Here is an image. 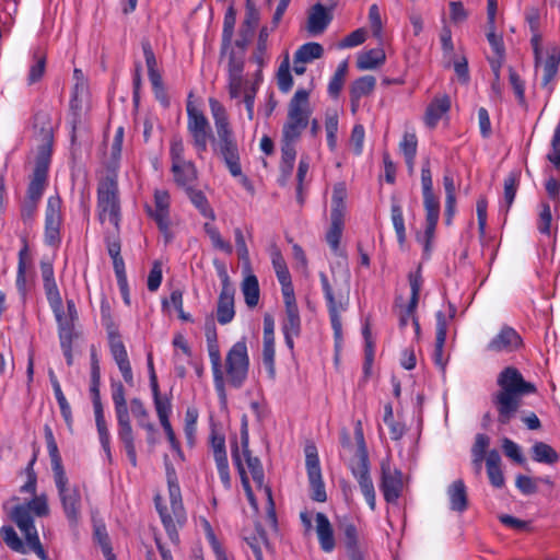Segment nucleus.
<instances>
[{"mask_svg":"<svg viewBox=\"0 0 560 560\" xmlns=\"http://www.w3.org/2000/svg\"><path fill=\"white\" fill-rule=\"evenodd\" d=\"M214 388L222 400H225V382L234 388H241L247 380L249 357L245 338L235 342L225 357L224 370L218 341L208 343Z\"/></svg>","mask_w":560,"mask_h":560,"instance_id":"nucleus-1","label":"nucleus"},{"mask_svg":"<svg viewBox=\"0 0 560 560\" xmlns=\"http://www.w3.org/2000/svg\"><path fill=\"white\" fill-rule=\"evenodd\" d=\"M499 390L491 395V402L498 412V422L508 424L514 418L525 395L536 393V386L524 380L514 366L504 368L498 375Z\"/></svg>","mask_w":560,"mask_h":560,"instance_id":"nucleus-2","label":"nucleus"},{"mask_svg":"<svg viewBox=\"0 0 560 560\" xmlns=\"http://www.w3.org/2000/svg\"><path fill=\"white\" fill-rule=\"evenodd\" d=\"M209 106L218 139L214 141V150L219 151L232 176L242 174L237 143L230 127L225 107L215 98H209Z\"/></svg>","mask_w":560,"mask_h":560,"instance_id":"nucleus-3","label":"nucleus"},{"mask_svg":"<svg viewBox=\"0 0 560 560\" xmlns=\"http://www.w3.org/2000/svg\"><path fill=\"white\" fill-rule=\"evenodd\" d=\"M319 279L335 337L340 339L342 334L340 314L347 310L349 304L350 273L345 269L338 275L332 273L330 280L326 273L320 272Z\"/></svg>","mask_w":560,"mask_h":560,"instance_id":"nucleus-4","label":"nucleus"},{"mask_svg":"<svg viewBox=\"0 0 560 560\" xmlns=\"http://www.w3.org/2000/svg\"><path fill=\"white\" fill-rule=\"evenodd\" d=\"M34 128L40 130L44 143L38 148L33 177L27 188V198L30 200L39 201L47 183V173L51 155L52 132L48 114L42 112L37 113L34 116Z\"/></svg>","mask_w":560,"mask_h":560,"instance_id":"nucleus-5","label":"nucleus"},{"mask_svg":"<svg viewBox=\"0 0 560 560\" xmlns=\"http://www.w3.org/2000/svg\"><path fill=\"white\" fill-rule=\"evenodd\" d=\"M112 400L117 419V435L124 444L130 464L137 466V452L135 445L133 430L129 417V408L126 400V390L121 382L112 381Z\"/></svg>","mask_w":560,"mask_h":560,"instance_id":"nucleus-6","label":"nucleus"},{"mask_svg":"<svg viewBox=\"0 0 560 560\" xmlns=\"http://www.w3.org/2000/svg\"><path fill=\"white\" fill-rule=\"evenodd\" d=\"M311 116L310 91L299 89L288 103L287 119L282 126L281 138L299 141L310 125Z\"/></svg>","mask_w":560,"mask_h":560,"instance_id":"nucleus-7","label":"nucleus"},{"mask_svg":"<svg viewBox=\"0 0 560 560\" xmlns=\"http://www.w3.org/2000/svg\"><path fill=\"white\" fill-rule=\"evenodd\" d=\"M166 477L172 514L167 511L166 506H162L159 503L158 499L155 500V506L171 541L177 545L179 542V536L176 528V523L182 525L185 522V511L182 502V493L177 481L176 471L173 467L168 466L166 468Z\"/></svg>","mask_w":560,"mask_h":560,"instance_id":"nucleus-8","label":"nucleus"},{"mask_svg":"<svg viewBox=\"0 0 560 560\" xmlns=\"http://www.w3.org/2000/svg\"><path fill=\"white\" fill-rule=\"evenodd\" d=\"M97 211L101 223L108 220L118 232L120 220V206L118 198V184L113 175L104 177L97 187Z\"/></svg>","mask_w":560,"mask_h":560,"instance_id":"nucleus-9","label":"nucleus"},{"mask_svg":"<svg viewBox=\"0 0 560 560\" xmlns=\"http://www.w3.org/2000/svg\"><path fill=\"white\" fill-rule=\"evenodd\" d=\"M33 514L39 517L49 514L47 497L45 494L37 495L26 503L14 506L10 513V518L21 532L34 530L36 527Z\"/></svg>","mask_w":560,"mask_h":560,"instance_id":"nucleus-10","label":"nucleus"},{"mask_svg":"<svg viewBox=\"0 0 560 560\" xmlns=\"http://www.w3.org/2000/svg\"><path fill=\"white\" fill-rule=\"evenodd\" d=\"M187 130L198 155L201 156L208 149V140L212 137L211 127L205 114L190 103L187 105Z\"/></svg>","mask_w":560,"mask_h":560,"instance_id":"nucleus-11","label":"nucleus"},{"mask_svg":"<svg viewBox=\"0 0 560 560\" xmlns=\"http://www.w3.org/2000/svg\"><path fill=\"white\" fill-rule=\"evenodd\" d=\"M58 495L67 520L70 524H77L82 509V499L78 487H69L66 474L54 477Z\"/></svg>","mask_w":560,"mask_h":560,"instance_id":"nucleus-12","label":"nucleus"},{"mask_svg":"<svg viewBox=\"0 0 560 560\" xmlns=\"http://www.w3.org/2000/svg\"><path fill=\"white\" fill-rule=\"evenodd\" d=\"M171 196L165 189H155L154 208L147 206L148 215L154 220L160 232L163 234L165 243H170L174 235L171 231L170 220Z\"/></svg>","mask_w":560,"mask_h":560,"instance_id":"nucleus-13","label":"nucleus"},{"mask_svg":"<svg viewBox=\"0 0 560 560\" xmlns=\"http://www.w3.org/2000/svg\"><path fill=\"white\" fill-rule=\"evenodd\" d=\"M305 466L311 488V499L316 502H325L327 494L322 477L317 450L314 445L305 447Z\"/></svg>","mask_w":560,"mask_h":560,"instance_id":"nucleus-14","label":"nucleus"},{"mask_svg":"<svg viewBox=\"0 0 560 560\" xmlns=\"http://www.w3.org/2000/svg\"><path fill=\"white\" fill-rule=\"evenodd\" d=\"M101 378H91L90 393L93 402L96 429L101 445L106 453L108 460H112L110 434L104 416L103 404L100 393Z\"/></svg>","mask_w":560,"mask_h":560,"instance_id":"nucleus-15","label":"nucleus"},{"mask_svg":"<svg viewBox=\"0 0 560 560\" xmlns=\"http://www.w3.org/2000/svg\"><path fill=\"white\" fill-rule=\"evenodd\" d=\"M381 483L380 489L384 500L387 503L396 504L404 489L402 474L397 468H392L388 460L381 463Z\"/></svg>","mask_w":560,"mask_h":560,"instance_id":"nucleus-16","label":"nucleus"},{"mask_svg":"<svg viewBox=\"0 0 560 560\" xmlns=\"http://www.w3.org/2000/svg\"><path fill=\"white\" fill-rule=\"evenodd\" d=\"M219 276L222 280V289L218 299L217 319L219 324L226 325L235 316L234 310V288L230 284L229 275L224 266L219 268Z\"/></svg>","mask_w":560,"mask_h":560,"instance_id":"nucleus-17","label":"nucleus"},{"mask_svg":"<svg viewBox=\"0 0 560 560\" xmlns=\"http://www.w3.org/2000/svg\"><path fill=\"white\" fill-rule=\"evenodd\" d=\"M62 201L59 196H50L47 200L45 213V241L48 245H56L60 242V226Z\"/></svg>","mask_w":560,"mask_h":560,"instance_id":"nucleus-18","label":"nucleus"},{"mask_svg":"<svg viewBox=\"0 0 560 560\" xmlns=\"http://www.w3.org/2000/svg\"><path fill=\"white\" fill-rule=\"evenodd\" d=\"M350 469L359 483V487L366 500V503L369 504L370 509L374 511L376 506V494L370 475V462L351 463Z\"/></svg>","mask_w":560,"mask_h":560,"instance_id":"nucleus-19","label":"nucleus"},{"mask_svg":"<svg viewBox=\"0 0 560 560\" xmlns=\"http://www.w3.org/2000/svg\"><path fill=\"white\" fill-rule=\"evenodd\" d=\"M522 346V338L515 329L504 326L487 345L490 352H513Z\"/></svg>","mask_w":560,"mask_h":560,"instance_id":"nucleus-20","label":"nucleus"},{"mask_svg":"<svg viewBox=\"0 0 560 560\" xmlns=\"http://www.w3.org/2000/svg\"><path fill=\"white\" fill-rule=\"evenodd\" d=\"M275 322L270 315L264 317L262 363L271 378L276 375Z\"/></svg>","mask_w":560,"mask_h":560,"instance_id":"nucleus-21","label":"nucleus"},{"mask_svg":"<svg viewBox=\"0 0 560 560\" xmlns=\"http://www.w3.org/2000/svg\"><path fill=\"white\" fill-rule=\"evenodd\" d=\"M105 243L107 247L108 255L113 259V267L117 278V283L120 290H124L127 285V277L125 262L120 255L121 244L119 238V233L115 232L113 234H107L105 236Z\"/></svg>","mask_w":560,"mask_h":560,"instance_id":"nucleus-22","label":"nucleus"},{"mask_svg":"<svg viewBox=\"0 0 560 560\" xmlns=\"http://www.w3.org/2000/svg\"><path fill=\"white\" fill-rule=\"evenodd\" d=\"M410 290H411V296L409 300L408 305L406 308L401 312L399 317V326L400 328H404L408 325V323L411 320L413 322V318H418L416 316V310L419 303V295L422 288V277L420 272V268L416 272H410L408 276Z\"/></svg>","mask_w":560,"mask_h":560,"instance_id":"nucleus-23","label":"nucleus"},{"mask_svg":"<svg viewBox=\"0 0 560 560\" xmlns=\"http://www.w3.org/2000/svg\"><path fill=\"white\" fill-rule=\"evenodd\" d=\"M270 257L278 281L282 287V295L284 296L287 294H294L291 275L287 262L280 249L276 245H273L270 249Z\"/></svg>","mask_w":560,"mask_h":560,"instance_id":"nucleus-24","label":"nucleus"},{"mask_svg":"<svg viewBox=\"0 0 560 560\" xmlns=\"http://www.w3.org/2000/svg\"><path fill=\"white\" fill-rule=\"evenodd\" d=\"M436 318V331H435V347L433 352L434 363L444 372L446 366V360L444 359V345L447 335V318L446 315L439 311L435 314Z\"/></svg>","mask_w":560,"mask_h":560,"instance_id":"nucleus-25","label":"nucleus"},{"mask_svg":"<svg viewBox=\"0 0 560 560\" xmlns=\"http://www.w3.org/2000/svg\"><path fill=\"white\" fill-rule=\"evenodd\" d=\"M340 529L343 533V544L349 560H365L355 525L351 522H345L341 524Z\"/></svg>","mask_w":560,"mask_h":560,"instance_id":"nucleus-26","label":"nucleus"},{"mask_svg":"<svg viewBox=\"0 0 560 560\" xmlns=\"http://www.w3.org/2000/svg\"><path fill=\"white\" fill-rule=\"evenodd\" d=\"M241 443L243 447V456L246 460L247 467L252 474L253 480L256 482L258 488H262L265 490V487H267L265 481V474L264 468L261 465V462L258 457H254L250 454V451L248 448V432L246 427L242 430L241 434Z\"/></svg>","mask_w":560,"mask_h":560,"instance_id":"nucleus-27","label":"nucleus"},{"mask_svg":"<svg viewBox=\"0 0 560 560\" xmlns=\"http://www.w3.org/2000/svg\"><path fill=\"white\" fill-rule=\"evenodd\" d=\"M451 108V98L448 95H438L435 96L431 103L428 105L424 114V124L433 129L436 127L440 119L445 115Z\"/></svg>","mask_w":560,"mask_h":560,"instance_id":"nucleus-28","label":"nucleus"},{"mask_svg":"<svg viewBox=\"0 0 560 560\" xmlns=\"http://www.w3.org/2000/svg\"><path fill=\"white\" fill-rule=\"evenodd\" d=\"M316 534L320 549L324 552H331L336 547L332 526L326 514L318 512L315 516Z\"/></svg>","mask_w":560,"mask_h":560,"instance_id":"nucleus-29","label":"nucleus"},{"mask_svg":"<svg viewBox=\"0 0 560 560\" xmlns=\"http://www.w3.org/2000/svg\"><path fill=\"white\" fill-rule=\"evenodd\" d=\"M285 305V314L282 320V332L290 331V334L301 332V318L299 307L294 294H287L283 296Z\"/></svg>","mask_w":560,"mask_h":560,"instance_id":"nucleus-30","label":"nucleus"},{"mask_svg":"<svg viewBox=\"0 0 560 560\" xmlns=\"http://www.w3.org/2000/svg\"><path fill=\"white\" fill-rule=\"evenodd\" d=\"M486 468L490 483L495 488H502L505 483V479L501 469V456L498 450L488 452Z\"/></svg>","mask_w":560,"mask_h":560,"instance_id":"nucleus-31","label":"nucleus"},{"mask_svg":"<svg viewBox=\"0 0 560 560\" xmlns=\"http://www.w3.org/2000/svg\"><path fill=\"white\" fill-rule=\"evenodd\" d=\"M450 508L455 512H464L468 506L467 490L462 479L455 480L447 489Z\"/></svg>","mask_w":560,"mask_h":560,"instance_id":"nucleus-32","label":"nucleus"},{"mask_svg":"<svg viewBox=\"0 0 560 560\" xmlns=\"http://www.w3.org/2000/svg\"><path fill=\"white\" fill-rule=\"evenodd\" d=\"M331 21V16L326 8L316 3L308 15L307 30L310 33L316 35L323 33Z\"/></svg>","mask_w":560,"mask_h":560,"instance_id":"nucleus-33","label":"nucleus"},{"mask_svg":"<svg viewBox=\"0 0 560 560\" xmlns=\"http://www.w3.org/2000/svg\"><path fill=\"white\" fill-rule=\"evenodd\" d=\"M44 431L54 477L63 475L66 474V471L62 465V459L52 430L50 429L49 425H45Z\"/></svg>","mask_w":560,"mask_h":560,"instance_id":"nucleus-34","label":"nucleus"},{"mask_svg":"<svg viewBox=\"0 0 560 560\" xmlns=\"http://www.w3.org/2000/svg\"><path fill=\"white\" fill-rule=\"evenodd\" d=\"M54 315L56 317L58 324V336L59 340L73 339L75 337L74 332V322L75 319L66 315L63 311L62 303L58 305V308L51 307Z\"/></svg>","mask_w":560,"mask_h":560,"instance_id":"nucleus-35","label":"nucleus"},{"mask_svg":"<svg viewBox=\"0 0 560 560\" xmlns=\"http://www.w3.org/2000/svg\"><path fill=\"white\" fill-rule=\"evenodd\" d=\"M174 180L177 185L186 186L197 178V170L191 161H184L171 167Z\"/></svg>","mask_w":560,"mask_h":560,"instance_id":"nucleus-36","label":"nucleus"},{"mask_svg":"<svg viewBox=\"0 0 560 560\" xmlns=\"http://www.w3.org/2000/svg\"><path fill=\"white\" fill-rule=\"evenodd\" d=\"M28 253L27 244L25 243L24 246L19 252V262H18V271H16V280L15 285L18 289V292L23 301L26 300L27 292H28V284H27V278H26V257Z\"/></svg>","mask_w":560,"mask_h":560,"instance_id":"nucleus-37","label":"nucleus"},{"mask_svg":"<svg viewBox=\"0 0 560 560\" xmlns=\"http://www.w3.org/2000/svg\"><path fill=\"white\" fill-rule=\"evenodd\" d=\"M418 139L415 132H405L401 141L399 142V149L404 154L407 167L411 174L415 168V159L417 154Z\"/></svg>","mask_w":560,"mask_h":560,"instance_id":"nucleus-38","label":"nucleus"},{"mask_svg":"<svg viewBox=\"0 0 560 560\" xmlns=\"http://www.w3.org/2000/svg\"><path fill=\"white\" fill-rule=\"evenodd\" d=\"M385 52L381 48L370 49L359 55L357 68L359 70H372L383 65L385 61Z\"/></svg>","mask_w":560,"mask_h":560,"instance_id":"nucleus-39","label":"nucleus"},{"mask_svg":"<svg viewBox=\"0 0 560 560\" xmlns=\"http://www.w3.org/2000/svg\"><path fill=\"white\" fill-rule=\"evenodd\" d=\"M245 541L252 549L256 560H264L261 545L266 548H270L269 539L266 530L261 525L257 524L255 527V534L253 536L245 537Z\"/></svg>","mask_w":560,"mask_h":560,"instance_id":"nucleus-40","label":"nucleus"},{"mask_svg":"<svg viewBox=\"0 0 560 560\" xmlns=\"http://www.w3.org/2000/svg\"><path fill=\"white\" fill-rule=\"evenodd\" d=\"M532 458L537 463L553 465L559 460L560 456L549 444L536 442L532 446Z\"/></svg>","mask_w":560,"mask_h":560,"instance_id":"nucleus-41","label":"nucleus"},{"mask_svg":"<svg viewBox=\"0 0 560 560\" xmlns=\"http://www.w3.org/2000/svg\"><path fill=\"white\" fill-rule=\"evenodd\" d=\"M347 187L343 182L336 183L332 188L330 215H346Z\"/></svg>","mask_w":560,"mask_h":560,"instance_id":"nucleus-42","label":"nucleus"},{"mask_svg":"<svg viewBox=\"0 0 560 560\" xmlns=\"http://www.w3.org/2000/svg\"><path fill=\"white\" fill-rule=\"evenodd\" d=\"M0 536L4 544L13 551L25 555L27 553V545L26 541L23 542L22 539L16 534L15 529L10 525H4L0 529Z\"/></svg>","mask_w":560,"mask_h":560,"instance_id":"nucleus-43","label":"nucleus"},{"mask_svg":"<svg viewBox=\"0 0 560 560\" xmlns=\"http://www.w3.org/2000/svg\"><path fill=\"white\" fill-rule=\"evenodd\" d=\"M242 292L245 303L249 307H255L259 302V283L255 275L245 277L242 283Z\"/></svg>","mask_w":560,"mask_h":560,"instance_id":"nucleus-44","label":"nucleus"},{"mask_svg":"<svg viewBox=\"0 0 560 560\" xmlns=\"http://www.w3.org/2000/svg\"><path fill=\"white\" fill-rule=\"evenodd\" d=\"M345 226V217L330 215V226L326 233V241L330 248L337 253Z\"/></svg>","mask_w":560,"mask_h":560,"instance_id":"nucleus-45","label":"nucleus"},{"mask_svg":"<svg viewBox=\"0 0 560 560\" xmlns=\"http://www.w3.org/2000/svg\"><path fill=\"white\" fill-rule=\"evenodd\" d=\"M338 114L336 109H327L325 113V130L327 135V144L330 151L337 148V132H338Z\"/></svg>","mask_w":560,"mask_h":560,"instance_id":"nucleus-46","label":"nucleus"},{"mask_svg":"<svg viewBox=\"0 0 560 560\" xmlns=\"http://www.w3.org/2000/svg\"><path fill=\"white\" fill-rule=\"evenodd\" d=\"M376 85V79L373 75H363L352 82L350 86V96L362 98L370 95Z\"/></svg>","mask_w":560,"mask_h":560,"instance_id":"nucleus-47","label":"nucleus"},{"mask_svg":"<svg viewBox=\"0 0 560 560\" xmlns=\"http://www.w3.org/2000/svg\"><path fill=\"white\" fill-rule=\"evenodd\" d=\"M184 291L179 288L172 290L168 299L162 300L163 310L172 305L178 313V317L184 322H192L190 314L186 313L183 308L184 305Z\"/></svg>","mask_w":560,"mask_h":560,"instance_id":"nucleus-48","label":"nucleus"},{"mask_svg":"<svg viewBox=\"0 0 560 560\" xmlns=\"http://www.w3.org/2000/svg\"><path fill=\"white\" fill-rule=\"evenodd\" d=\"M521 180V171L514 170L508 174L504 179V202L506 206V211L511 208L514 202L516 191L520 186Z\"/></svg>","mask_w":560,"mask_h":560,"instance_id":"nucleus-49","label":"nucleus"},{"mask_svg":"<svg viewBox=\"0 0 560 560\" xmlns=\"http://www.w3.org/2000/svg\"><path fill=\"white\" fill-rule=\"evenodd\" d=\"M323 54H324L323 46L318 43L311 42V43H306V44L302 45L295 51L294 56L296 57L298 61L307 63V62L313 61L314 59L320 58L323 56Z\"/></svg>","mask_w":560,"mask_h":560,"instance_id":"nucleus-50","label":"nucleus"},{"mask_svg":"<svg viewBox=\"0 0 560 560\" xmlns=\"http://www.w3.org/2000/svg\"><path fill=\"white\" fill-rule=\"evenodd\" d=\"M188 196L191 203L199 210V212L210 220H214L215 215L210 207L207 197L201 190L188 189Z\"/></svg>","mask_w":560,"mask_h":560,"instance_id":"nucleus-51","label":"nucleus"},{"mask_svg":"<svg viewBox=\"0 0 560 560\" xmlns=\"http://www.w3.org/2000/svg\"><path fill=\"white\" fill-rule=\"evenodd\" d=\"M33 59L34 62L31 66L27 75L28 85L38 82L43 78L46 69V56L40 50H36L34 52Z\"/></svg>","mask_w":560,"mask_h":560,"instance_id":"nucleus-52","label":"nucleus"},{"mask_svg":"<svg viewBox=\"0 0 560 560\" xmlns=\"http://www.w3.org/2000/svg\"><path fill=\"white\" fill-rule=\"evenodd\" d=\"M390 217L392 222L397 235V240L400 245H402L406 241V229H405V220L402 214V209L400 205L396 201L392 203L390 207Z\"/></svg>","mask_w":560,"mask_h":560,"instance_id":"nucleus-53","label":"nucleus"},{"mask_svg":"<svg viewBox=\"0 0 560 560\" xmlns=\"http://www.w3.org/2000/svg\"><path fill=\"white\" fill-rule=\"evenodd\" d=\"M109 348L117 365L129 361L125 345L117 331H109Z\"/></svg>","mask_w":560,"mask_h":560,"instance_id":"nucleus-54","label":"nucleus"},{"mask_svg":"<svg viewBox=\"0 0 560 560\" xmlns=\"http://www.w3.org/2000/svg\"><path fill=\"white\" fill-rule=\"evenodd\" d=\"M235 25V12L233 8H229L225 13L224 22H223V31H222V48L221 55L223 56L224 51L230 48L232 43V37L234 33Z\"/></svg>","mask_w":560,"mask_h":560,"instance_id":"nucleus-55","label":"nucleus"},{"mask_svg":"<svg viewBox=\"0 0 560 560\" xmlns=\"http://www.w3.org/2000/svg\"><path fill=\"white\" fill-rule=\"evenodd\" d=\"M560 63V56L559 55H549L547 59L544 62L542 66V79H541V85L548 86L549 83L555 79L558 72Z\"/></svg>","mask_w":560,"mask_h":560,"instance_id":"nucleus-56","label":"nucleus"},{"mask_svg":"<svg viewBox=\"0 0 560 560\" xmlns=\"http://www.w3.org/2000/svg\"><path fill=\"white\" fill-rule=\"evenodd\" d=\"M228 54V77L229 75H243L244 57L243 52H237L233 48H229L223 55Z\"/></svg>","mask_w":560,"mask_h":560,"instance_id":"nucleus-57","label":"nucleus"},{"mask_svg":"<svg viewBox=\"0 0 560 560\" xmlns=\"http://www.w3.org/2000/svg\"><path fill=\"white\" fill-rule=\"evenodd\" d=\"M268 37L269 33L267 27H261L258 34L257 46L252 57L259 68H262V66L265 65V60L267 57Z\"/></svg>","mask_w":560,"mask_h":560,"instance_id":"nucleus-58","label":"nucleus"},{"mask_svg":"<svg viewBox=\"0 0 560 560\" xmlns=\"http://www.w3.org/2000/svg\"><path fill=\"white\" fill-rule=\"evenodd\" d=\"M152 394H153L155 410H156L160 422L163 423V422L170 421L168 417H170L171 408H172L170 399L162 398L160 396L159 387H156L155 390H152Z\"/></svg>","mask_w":560,"mask_h":560,"instance_id":"nucleus-59","label":"nucleus"},{"mask_svg":"<svg viewBox=\"0 0 560 560\" xmlns=\"http://www.w3.org/2000/svg\"><path fill=\"white\" fill-rule=\"evenodd\" d=\"M203 229H205L206 233L208 234V236L210 237L212 245L215 248H218L226 254L232 253V250H233L232 245L222 238L219 230L214 225H211L210 223H206L203 225Z\"/></svg>","mask_w":560,"mask_h":560,"instance_id":"nucleus-60","label":"nucleus"},{"mask_svg":"<svg viewBox=\"0 0 560 560\" xmlns=\"http://www.w3.org/2000/svg\"><path fill=\"white\" fill-rule=\"evenodd\" d=\"M547 160L555 166L560 174V124L556 127L551 139V149L547 154Z\"/></svg>","mask_w":560,"mask_h":560,"instance_id":"nucleus-61","label":"nucleus"},{"mask_svg":"<svg viewBox=\"0 0 560 560\" xmlns=\"http://www.w3.org/2000/svg\"><path fill=\"white\" fill-rule=\"evenodd\" d=\"M509 81L515 93L518 104L525 105V83L512 67L509 68Z\"/></svg>","mask_w":560,"mask_h":560,"instance_id":"nucleus-62","label":"nucleus"},{"mask_svg":"<svg viewBox=\"0 0 560 560\" xmlns=\"http://www.w3.org/2000/svg\"><path fill=\"white\" fill-rule=\"evenodd\" d=\"M551 221L552 215L550 206L547 202H542L539 218L537 221L538 231L544 235L551 236Z\"/></svg>","mask_w":560,"mask_h":560,"instance_id":"nucleus-63","label":"nucleus"},{"mask_svg":"<svg viewBox=\"0 0 560 560\" xmlns=\"http://www.w3.org/2000/svg\"><path fill=\"white\" fill-rule=\"evenodd\" d=\"M277 81L279 90L282 93H288L293 86V78L290 73L289 62L284 61L280 65L277 73Z\"/></svg>","mask_w":560,"mask_h":560,"instance_id":"nucleus-64","label":"nucleus"}]
</instances>
